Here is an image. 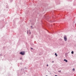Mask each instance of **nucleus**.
Here are the masks:
<instances>
[{"instance_id": "obj_8", "label": "nucleus", "mask_w": 76, "mask_h": 76, "mask_svg": "<svg viewBox=\"0 0 76 76\" xmlns=\"http://www.w3.org/2000/svg\"><path fill=\"white\" fill-rule=\"evenodd\" d=\"M61 70H59V71H58V72H61Z\"/></svg>"}, {"instance_id": "obj_9", "label": "nucleus", "mask_w": 76, "mask_h": 76, "mask_svg": "<svg viewBox=\"0 0 76 76\" xmlns=\"http://www.w3.org/2000/svg\"><path fill=\"white\" fill-rule=\"evenodd\" d=\"M31 28H33V27H32V26H31Z\"/></svg>"}, {"instance_id": "obj_14", "label": "nucleus", "mask_w": 76, "mask_h": 76, "mask_svg": "<svg viewBox=\"0 0 76 76\" xmlns=\"http://www.w3.org/2000/svg\"><path fill=\"white\" fill-rule=\"evenodd\" d=\"M50 75H51V73H50Z\"/></svg>"}, {"instance_id": "obj_5", "label": "nucleus", "mask_w": 76, "mask_h": 76, "mask_svg": "<svg viewBox=\"0 0 76 76\" xmlns=\"http://www.w3.org/2000/svg\"><path fill=\"white\" fill-rule=\"evenodd\" d=\"M55 55L56 56V57H57L58 55H57V54L56 53H55Z\"/></svg>"}, {"instance_id": "obj_13", "label": "nucleus", "mask_w": 76, "mask_h": 76, "mask_svg": "<svg viewBox=\"0 0 76 76\" xmlns=\"http://www.w3.org/2000/svg\"><path fill=\"white\" fill-rule=\"evenodd\" d=\"M52 63H54V61H52Z\"/></svg>"}, {"instance_id": "obj_10", "label": "nucleus", "mask_w": 76, "mask_h": 76, "mask_svg": "<svg viewBox=\"0 0 76 76\" xmlns=\"http://www.w3.org/2000/svg\"><path fill=\"white\" fill-rule=\"evenodd\" d=\"M72 70H73L74 71H75V69H72Z\"/></svg>"}, {"instance_id": "obj_7", "label": "nucleus", "mask_w": 76, "mask_h": 76, "mask_svg": "<svg viewBox=\"0 0 76 76\" xmlns=\"http://www.w3.org/2000/svg\"><path fill=\"white\" fill-rule=\"evenodd\" d=\"M22 59H23V58L22 57H21L20 58V60H22Z\"/></svg>"}, {"instance_id": "obj_11", "label": "nucleus", "mask_w": 76, "mask_h": 76, "mask_svg": "<svg viewBox=\"0 0 76 76\" xmlns=\"http://www.w3.org/2000/svg\"><path fill=\"white\" fill-rule=\"evenodd\" d=\"M31 50H33V48H31Z\"/></svg>"}, {"instance_id": "obj_6", "label": "nucleus", "mask_w": 76, "mask_h": 76, "mask_svg": "<svg viewBox=\"0 0 76 76\" xmlns=\"http://www.w3.org/2000/svg\"><path fill=\"white\" fill-rule=\"evenodd\" d=\"M73 53H74V52H73V51H72L71 52V53H72V54H73Z\"/></svg>"}, {"instance_id": "obj_2", "label": "nucleus", "mask_w": 76, "mask_h": 76, "mask_svg": "<svg viewBox=\"0 0 76 76\" xmlns=\"http://www.w3.org/2000/svg\"><path fill=\"white\" fill-rule=\"evenodd\" d=\"M27 34H31V31H27Z\"/></svg>"}, {"instance_id": "obj_4", "label": "nucleus", "mask_w": 76, "mask_h": 76, "mask_svg": "<svg viewBox=\"0 0 76 76\" xmlns=\"http://www.w3.org/2000/svg\"><path fill=\"white\" fill-rule=\"evenodd\" d=\"M64 61H65V62H66V63L67 62V60H66V59H64Z\"/></svg>"}, {"instance_id": "obj_15", "label": "nucleus", "mask_w": 76, "mask_h": 76, "mask_svg": "<svg viewBox=\"0 0 76 76\" xmlns=\"http://www.w3.org/2000/svg\"><path fill=\"white\" fill-rule=\"evenodd\" d=\"M46 76H47V75H46Z\"/></svg>"}, {"instance_id": "obj_1", "label": "nucleus", "mask_w": 76, "mask_h": 76, "mask_svg": "<svg viewBox=\"0 0 76 76\" xmlns=\"http://www.w3.org/2000/svg\"><path fill=\"white\" fill-rule=\"evenodd\" d=\"M64 38L65 41H67V36H65Z\"/></svg>"}, {"instance_id": "obj_12", "label": "nucleus", "mask_w": 76, "mask_h": 76, "mask_svg": "<svg viewBox=\"0 0 76 76\" xmlns=\"http://www.w3.org/2000/svg\"><path fill=\"white\" fill-rule=\"evenodd\" d=\"M47 66H48V65L47 64Z\"/></svg>"}, {"instance_id": "obj_3", "label": "nucleus", "mask_w": 76, "mask_h": 76, "mask_svg": "<svg viewBox=\"0 0 76 76\" xmlns=\"http://www.w3.org/2000/svg\"><path fill=\"white\" fill-rule=\"evenodd\" d=\"M20 54H21V55H22L23 56V55H24V53L22 52H20Z\"/></svg>"}]
</instances>
